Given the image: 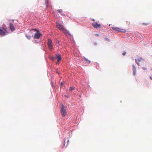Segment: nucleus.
<instances>
[{"label": "nucleus", "instance_id": "nucleus-21", "mask_svg": "<svg viewBox=\"0 0 152 152\" xmlns=\"http://www.w3.org/2000/svg\"><path fill=\"white\" fill-rule=\"evenodd\" d=\"M33 30L36 31H37V32H38V31H39L36 28L35 29H33Z\"/></svg>", "mask_w": 152, "mask_h": 152}, {"label": "nucleus", "instance_id": "nucleus-4", "mask_svg": "<svg viewBox=\"0 0 152 152\" xmlns=\"http://www.w3.org/2000/svg\"><path fill=\"white\" fill-rule=\"evenodd\" d=\"M92 26L96 28H102L101 25L97 22L93 23H92Z\"/></svg>", "mask_w": 152, "mask_h": 152}, {"label": "nucleus", "instance_id": "nucleus-13", "mask_svg": "<svg viewBox=\"0 0 152 152\" xmlns=\"http://www.w3.org/2000/svg\"><path fill=\"white\" fill-rule=\"evenodd\" d=\"M52 44V40L50 39H48V45H50Z\"/></svg>", "mask_w": 152, "mask_h": 152}, {"label": "nucleus", "instance_id": "nucleus-26", "mask_svg": "<svg viewBox=\"0 0 152 152\" xmlns=\"http://www.w3.org/2000/svg\"><path fill=\"white\" fill-rule=\"evenodd\" d=\"M150 78H151V80H152V78H151V77H150Z\"/></svg>", "mask_w": 152, "mask_h": 152}, {"label": "nucleus", "instance_id": "nucleus-7", "mask_svg": "<svg viewBox=\"0 0 152 152\" xmlns=\"http://www.w3.org/2000/svg\"><path fill=\"white\" fill-rule=\"evenodd\" d=\"M42 34L39 31L36 33L34 36V39H39Z\"/></svg>", "mask_w": 152, "mask_h": 152}, {"label": "nucleus", "instance_id": "nucleus-17", "mask_svg": "<svg viewBox=\"0 0 152 152\" xmlns=\"http://www.w3.org/2000/svg\"><path fill=\"white\" fill-rule=\"evenodd\" d=\"M57 11L60 13H61L62 15H64V14L62 13V10H57Z\"/></svg>", "mask_w": 152, "mask_h": 152}, {"label": "nucleus", "instance_id": "nucleus-10", "mask_svg": "<svg viewBox=\"0 0 152 152\" xmlns=\"http://www.w3.org/2000/svg\"><path fill=\"white\" fill-rule=\"evenodd\" d=\"M56 57L58 59V62H59L61 59V56L59 54H56Z\"/></svg>", "mask_w": 152, "mask_h": 152}, {"label": "nucleus", "instance_id": "nucleus-25", "mask_svg": "<svg viewBox=\"0 0 152 152\" xmlns=\"http://www.w3.org/2000/svg\"><path fill=\"white\" fill-rule=\"evenodd\" d=\"M57 73H58V74H59V73L58 72H57V71L56 72Z\"/></svg>", "mask_w": 152, "mask_h": 152}, {"label": "nucleus", "instance_id": "nucleus-6", "mask_svg": "<svg viewBox=\"0 0 152 152\" xmlns=\"http://www.w3.org/2000/svg\"><path fill=\"white\" fill-rule=\"evenodd\" d=\"M56 26L57 28H59L61 31H62L65 29V28H64L63 25L60 24L59 23H57Z\"/></svg>", "mask_w": 152, "mask_h": 152}, {"label": "nucleus", "instance_id": "nucleus-14", "mask_svg": "<svg viewBox=\"0 0 152 152\" xmlns=\"http://www.w3.org/2000/svg\"><path fill=\"white\" fill-rule=\"evenodd\" d=\"M48 46L49 49L50 50H51L53 49V46L52 45V44L48 45Z\"/></svg>", "mask_w": 152, "mask_h": 152}, {"label": "nucleus", "instance_id": "nucleus-22", "mask_svg": "<svg viewBox=\"0 0 152 152\" xmlns=\"http://www.w3.org/2000/svg\"><path fill=\"white\" fill-rule=\"evenodd\" d=\"M95 35L97 36H99V34H96Z\"/></svg>", "mask_w": 152, "mask_h": 152}, {"label": "nucleus", "instance_id": "nucleus-3", "mask_svg": "<svg viewBox=\"0 0 152 152\" xmlns=\"http://www.w3.org/2000/svg\"><path fill=\"white\" fill-rule=\"evenodd\" d=\"M111 28L114 30L118 32H125V30L123 29L120 28L118 27L115 26H112Z\"/></svg>", "mask_w": 152, "mask_h": 152}, {"label": "nucleus", "instance_id": "nucleus-23", "mask_svg": "<svg viewBox=\"0 0 152 152\" xmlns=\"http://www.w3.org/2000/svg\"><path fill=\"white\" fill-rule=\"evenodd\" d=\"M92 21H95V20L94 19H92Z\"/></svg>", "mask_w": 152, "mask_h": 152}, {"label": "nucleus", "instance_id": "nucleus-15", "mask_svg": "<svg viewBox=\"0 0 152 152\" xmlns=\"http://www.w3.org/2000/svg\"><path fill=\"white\" fill-rule=\"evenodd\" d=\"M45 4L46 5L47 7L49 6V2L48 0H46L45 1Z\"/></svg>", "mask_w": 152, "mask_h": 152}, {"label": "nucleus", "instance_id": "nucleus-1", "mask_svg": "<svg viewBox=\"0 0 152 152\" xmlns=\"http://www.w3.org/2000/svg\"><path fill=\"white\" fill-rule=\"evenodd\" d=\"M135 61L137 64L138 65H144V64L146 63L145 60L141 58L136 59H135Z\"/></svg>", "mask_w": 152, "mask_h": 152}, {"label": "nucleus", "instance_id": "nucleus-24", "mask_svg": "<svg viewBox=\"0 0 152 152\" xmlns=\"http://www.w3.org/2000/svg\"><path fill=\"white\" fill-rule=\"evenodd\" d=\"M63 84V83H61V85H62Z\"/></svg>", "mask_w": 152, "mask_h": 152}, {"label": "nucleus", "instance_id": "nucleus-27", "mask_svg": "<svg viewBox=\"0 0 152 152\" xmlns=\"http://www.w3.org/2000/svg\"><path fill=\"white\" fill-rule=\"evenodd\" d=\"M69 142V140H68V142Z\"/></svg>", "mask_w": 152, "mask_h": 152}, {"label": "nucleus", "instance_id": "nucleus-18", "mask_svg": "<svg viewBox=\"0 0 152 152\" xmlns=\"http://www.w3.org/2000/svg\"><path fill=\"white\" fill-rule=\"evenodd\" d=\"M74 89V87H70L69 88V90L72 91Z\"/></svg>", "mask_w": 152, "mask_h": 152}, {"label": "nucleus", "instance_id": "nucleus-16", "mask_svg": "<svg viewBox=\"0 0 152 152\" xmlns=\"http://www.w3.org/2000/svg\"><path fill=\"white\" fill-rule=\"evenodd\" d=\"M26 36L29 39H30L31 37V36L27 34H26Z\"/></svg>", "mask_w": 152, "mask_h": 152}, {"label": "nucleus", "instance_id": "nucleus-5", "mask_svg": "<svg viewBox=\"0 0 152 152\" xmlns=\"http://www.w3.org/2000/svg\"><path fill=\"white\" fill-rule=\"evenodd\" d=\"M61 113L63 117L65 116L66 115V112L64 108V106L63 104H62V107L61 110Z\"/></svg>", "mask_w": 152, "mask_h": 152}, {"label": "nucleus", "instance_id": "nucleus-9", "mask_svg": "<svg viewBox=\"0 0 152 152\" xmlns=\"http://www.w3.org/2000/svg\"><path fill=\"white\" fill-rule=\"evenodd\" d=\"M10 27L11 30L12 31H13L15 30V28L13 24L10 23Z\"/></svg>", "mask_w": 152, "mask_h": 152}, {"label": "nucleus", "instance_id": "nucleus-11", "mask_svg": "<svg viewBox=\"0 0 152 152\" xmlns=\"http://www.w3.org/2000/svg\"><path fill=\"white\" fill-rule=\"evenodd\" d=\"M132 66L133 71V75H136V69L134 65H132Z\"/></svg>", "mask_w": 152, "mask_h": 152}, {"label": "nucleus", "instance_id": "nucleus-20", "mask_svg": "<svg viewBox=\"0 0 152 152\" xmlns=\"http://www.w3.org/2000/svg\"><path fill=\"white\" fill-rule=\"evenodd\" d=\"M126 54V53L125 51H124L122 53V55L123 56H125Z\"/></svg>", "mask_w": 152, "mask_h": 152}, {"label": "nucleus", "instance_id": "nucleus-19", "mask_svg": "<svg viewBox=\"0 0 152 152\" xmlns=\"http://www.w3.org/2000/svg\"><path fill=\"white\" fill-rule=\"evenodd\" d=\"M148 24V23H143L142 24V25L144 26H147Z\"/></svg>", "mask_w": 152, "mask_h": 152}, {"label": "nucleus", "instance_id": "nucleus-8", "mask_svg": "<svg viewBox=\"0 0 152 152\" xmlns=\"http://www.w3.org/2000/svg\"><path fill=\"white\" fill-rule=\"evenodd\" d=\"M62 32L66 36H71V34L69 33V31L66 30V29H64Z\"/></svg>", "mask_w": 152, "mask_h": 152}, {"label": "nucleus", "instance_id": "nucleus-2", "mask_svg": "<svg viewBox=\"0 0 152 152\" xmlns=\"http://www.w3.org/2000/svg\"><path fill=\"white\" fill-rule=\"evenodd\" d=\"M8 33L6 28L3 27H0V34L1 36L6 35Z\"/></svg>", "mask_w": 152, "mask_h": 152}, {"label": "nucleus", "instance_id": "nucleus-12", "mask_svg": "<svg viewBox=\"0 0 152 152\" xmlns=\"http://www.w3.org/2000/svg\"><path fill=\"white\" fill-rule=\"evenodd\" d=\"M84 58L85 60V61H86V62L87 63L89 64L91 63V61L90 60L87 59L86 58L84 57Z\"/></svg>", "mask_w": 152, "mask_h": 152}]
</instances>
